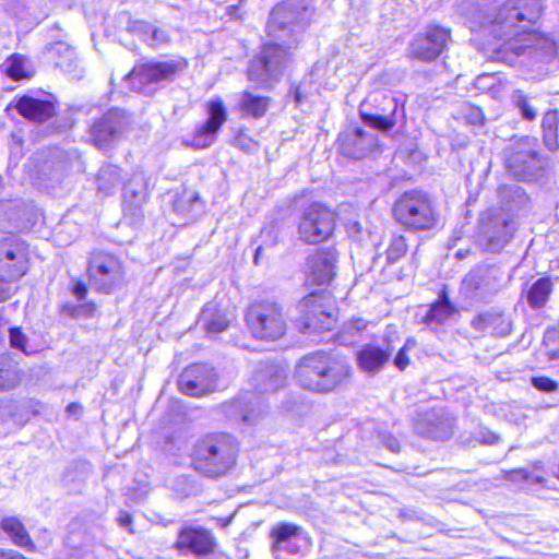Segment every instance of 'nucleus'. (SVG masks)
Wrapping results in <instances>:
<instances>
[{
	"label": "nucleus",
	"mask_w": 559,
	"mask_h": 559,
	"mask_svg": "<svg viewBox=\"0 0 559 559\" xmlns=\"http://www.w3.org/2000/svg\"><path fill=\"white\" fill-rule=\"evenodd\" d=\"M216 383L214 368L205 364H194L183 370L178 384L183 394L202 396L212 392Z\"/></svg>",
	"instance_id": "nucleus-17"
},
{
	"label": "nucleus",
	"mask_w": 559,
	"mask_h": 559,
	"mask_svg": "<svg viewBox=\"0 0 559 559\" xmlns=\"http://www.w3.org/2000/svg\"><path fill=\"white\" fill-rule=\"evenodd\" d=\"M50 51L56 58V67L61 69L71 80L83 78L84 69L71 46L63 41H58L51 45Z\"/></svg>",
	"instance_id": "nucleus-28"
},
{
	"label": "nucleus",
	"mask_w": 559,
	"mask_h": 559,
	"mask_svg": "<svg viewBox=\"0 0 559 559\" xmlns=\"http://www.w3.org/2000/svg\"><path fill=\"white\" fill-rule=\"evenodd\" d=\"M498 439H499V437H498V436H496V435H491L490 439H488L486 442H487V443H495V442H497V441H498Z\"/></svg>",
	"instance_id": "nucleus-61"
},
{
	"label": "nucleus",
	"mask_w": 559,
	"mask_h": 559,
	"mask_svg": "<svg viewBox=\"0 0 559 559\" xmlns=\"http://www.w3.org/2000/svg\"><path fill=\"white\" fill-rule=\"evenodd\" d=\"M340 150L344 156L361 159L368 156L378 145V138L359 128L347 129L338 136Z\"/></svg>",
	"instance_id": "nucleus-20"
},
{
	"label": "nucleus",
	"mask_w": 559,
	"mask_h": 559,
	"mask_svg": "<svg viewBox=\"0 0 559 559\" xmlns=\"http://www.w3.org/2000/svg\"><path fill=\"white\" fill-rule=\"evenodd\" d=\"M226 417L237 425H254L262 417V409L258 407L253 394H245L238 399L223 404Z\"/></svg>",
	"instance_id": "nucleus-23"
},
{
	"label": "nucleus",
	"mask_w": 559,
	"mask_h": 559,
	"mask_svg": "<svg viewBox=\"0 0 559 559\" xmlns=\"http://www.w3.org/2000/svg\"><path fill=\"white\" fill-rule=\"evenodd\" d=\"M15 108L23 117L39 122L46 121L55 115V105L51 102L28 95L20 97L16 100Z\"/></svg>",
	"instance_id": "nucleus-29"
},
{
	"label": "nucleus",
	"mask_w": 559,
	"mask_h": 559,
	"mask_svg": "<svg viewBox=\"0 0 559 559\" xmlns=\"http://www.w3.org/2000/svg\"><path fill=\"white\" fill-rule=\"evenodd\" d=\"M407 251L406 239L402 235L392 236L389 247L385 250V264L397 262Z\"/></svg>",
	"instance_id": "nucleus-43"
},
{
	"label": "nucleus",
	"mask_w": 559,
	"mask_h": 559,
	"mask_svg": "<svg viewBox=\"0 0 559 559\" xmlns=\"http://www.w3.org/2000/svg\"><path fill=\"white\" fill-rule=\"evenodd\" d=\"M302 528L293 523H278L271 531V537L274 538L272 549L277 551L281 548V545L285 542L290 540L294 537H297L301 534Z\"/></svg>",
	"instance_id": "nucleus-41"
},
{
	"label": "nucleus",
	"mask_w": 559,
	"mask_h": 559,
	"mask_svg": "<svg viewBox=\"0 0 559 559\" xmlns=\"http://www.w3.org/2000/svg\"><path fill=\"white\" fill-rule=\"evenodd\" d=\"M10 344L12 347L22 350L25 354H28L26 349L27 337L20 330V328H11L9 331Z\"/></svg>",
	"instance_id": "nucleus-50"
},
{
	"label": "nucleus",
	"mask_w": 559,
	"mask_h": 559,
	"mask_svg": "<svg viewBox=\"0 0 559 559\" xmlns=\"http://www.w3.org/2000/svg\"><path fill=\"white\" fill-rule=\"evenodd\" d=\"M144 41L153 48H159L169 44L170 36L166 29L152 26V29L148 36L144 38Z\"/></svg>",
	"instance_id": "nucleus-45"
},
{
	"label": "nucleus",
	"mask_w": 559,
	"mask_h": 559,
	"mask_svg": "<svg viewBox=\"0 0 559 559\" xmlns=\"http://www.w3.org/2000/svg\"><path fill=\"white\" fill-rule=\"evenodd\" d=\"M373 110H367V103L360 106L362 121L383 132L390 131L396 124L399 103L395 97L383 93H374L369 97Z\"/></svg>",
	"instance_id": "nucleus-14"
},
{
	"label": "nucleus",
	"mask_w": 559,
	"mask_h": 559,
	"mask_svg": "<svg viewBox=\"0 0 559 559\" xmlns=\"http://www.w3.org/2000/svg\"><path fill=\"white\" fill-rule=\"evenodd\" d=\"M209 119L195 132L192 145L198 148L211 146L221 127L227 119V111L222 99H213L209 103Z\"/></svg>",
	"instance_id": "nucleus-21"
},
{
	"label": "nucleus",
	"mask_w": 559,
	"mask_h": 559,
	"mask_svg": "<svg viewBox=\"0 0 559 559\" xmlns=\"http://www.w3.org/2000/svg\"><path fill=\"white\" fill-rule=\"evenodd\" d=\"M131 516L128 514V513H122L120 514L119 516V522H120V525L127 530H129V532H133L132 528L130 527L131 525Z\"/></svg>",
	"instance_id": "nucleus-57"
},
{
	"label": "nucleus",
	"mask_w": 559,
	"mask_h": 559,
	"mask_svg": "<svg viewBox=\"0 0 559 559\" xmlns=\"http://www.w3.org/2000/svg\"><path fill=\"white\" fill-rule=\"evenodd\" d=\"M29 245L15 234L0 238V302L17 290L19 281L28 272Z\"/></svg>",
	"instance_id": "nucleus-5"
},
{
	"label": "nucleus",
	"mask_w": 559,
	"mask_h": 559,
	"mask_svg": "<svg viewBox=\"0 0 559 559\" xmlns=\"http://www.w3.org/2000/svg\"><path fill=\"white\" fill-rule=\"evenodd\" d=\"M409 343H411V341H407L405 343V345L397 352V354H396V356L394 358V365L400 370H404L408 366V364H409V358L407 356V350H408V344Z\"/></svg>",
	"instance_id": "nucleus-52"
},
{
	"label": "nucleus",
	"mask_w": 559,
	"mask_h": 559,
	"mask_svg": "<svg viewBox=\"0 0 559 559\" xmlns=\"http://www.w3.org/2000/svg\"><path fill=\"white\" fill-rule=\"evenodd\" d=\"M146 179L142 173H135L123 186V214L131 224L139 223L143 217V204L146 201Z\"/></svg>",
	"instance_id": "nucleus-19"
},
{
	"label": "nucleus",
	"mask_w": 559,
	"mask_h": 559,
	"mask_svg": "<svg viewBox=\"0 0 559 559\" xmlns=\"http://www.w3.org/2000/svg\"><path fill=\"white\" fill-rule=\"evenodd\" d=\"M544 140H545L546 145L550 150L557 148L556 134L554 136H548V140H546V138L544 136Z\"/></svg>",
	"instance_id": "nucleus-58"
},
{
	"label": "nucleus",
	"mask_w": 559,
	"mask_h": 559,
	"mask_svg": "<svg viewBox=\"0 0 559 559\" xmlns=\"http://www.w3.org/2000/svg\"><path fill=\"white\" fill-rule=\"evenodd\" d=\"M0 559H25L23 555L15 550H1L0 549Z\"/></svg>",
	"instance_id": "nucleus-56"
},
{
	"label": "nucleus",
	"mask_w": 559,
	"mask_h": 559,
	"mask_svg": "<svg viewBox=\"0 0 559 559\" xmlns=\"http://www.w3.org/2000/svg\"><path fill=\"white\" fill-rule=\"evenodd\" d=\"M449 37V29L439 25H430L424 34H418L413 38L408 56L424 62L433 61L444 50Z\"/></svg>",
	"instance_id": "nucleus-15"
},
{
	"label": "nucleus",
	"mask_w": 559,
	"mask_h": 559,
	"mask_svg": "<svg viewBox=\"0 0 559 559\" xmlns=\"http://www.w3.org/2000/svg\"><path fill=\"white\" fill-rule=\"evenodd\" d=\"M67 411L70 414H75L79 411H81V406L79 404H76V403H71V404L68 405Z\"/></svg>",
	"instance_id": "nucleus-59"
},
{
	"label": "nucleus",
	"mask_w": 559,
	"mask_h": 559,
	"mask_svg": "<svg viewBox=\"0 0 559 559\" xmlns=\"http://www.w3.org/2000/svg\"><path fill=\"white\" fill-rule=\"evenodd\" d=\"M295 99L298 103L301 100V94L298 88L295 91Z\"/></svg>",
	"instance_id": "nucleus-62"
},
{
	"label": "nucleus",
	"mask_w": 559,
	"mask_h": 559,
	"mask_svg": "<svg viewBox=\"0 0 559 559\" xmlns=\"http://www.w3.org/2000/svg\"><path fill=\"white\" fill-rule=\"evenodd\" d=\"M392 355V348L367 345L357 354L358 366L366 372L374 374L381 370Z\"/></svg>",
	"instance_id": "nucleus-30"
},
{
	"label": "nucleus",
	"mask_w": 559,
	"mask_h": 559,
	"mask_svg": "<svg viewBox=\"0 0 559 559\" xmlns=\"http://www.w3.org/2000/svg\"><path fill=\"white\" fill-rule=\"evenodd\" d=\"M287 380L286 369L280 365L263 364L254 372L253 381L259 394L274 393L284 388Z\"/></svg>",
	"instance_id": "nucleus-25"
},
{
	"label": "nucleus",
	"mask_w": 559,
	"mask_h": 559,
	"mask_svg": "<svg viewBox=\"0 0 559 559\" xmlns=\"http://www.w3.org/2000/svg\"><path fill=\"white\" fill-rule=\"evenodd\" d=\"M3 66L5 73L14 80L28 79L32 76V72L27 68V60L22 56H12Z\"/></svg>",
	"instance_id": "nucleus-42"
},
{
	"label": "nucleus",
	"mask_w": 559,
	"mask_h": 559,
	"mask_svg": "<svg viewBox=\"0 0 559 559\" xmlns=\"http://www.w3.org/2000/svg\"><path fill=\"white\" fill-rule=\"evenodd\" d=\"M23 210L17 202H0V230L20 229L23 227Z\"/></svg>",
	"instance_id": "nucleus-34"
},
{
	"label": "nucleus",
	"mask_w": 559,
	"mask_h": 559,
	"mask_svg": "<svg viewBox=\"0 0 559 559\" xmlns=\"http://www.w3.org/2000/svg\"><path fill=\"white\" fill-rule=\"evenodd\" d=\"M503 272L496 265H478L463 278L461 294L473 302L489 301L502 288Z\"/></svg>",
	"instance_id": "nucleus-10"
},
{
	"label": "nucleus",
	"mask_w": 559,
	"mask_h": 559,
	"mask_svg": "<svg viewBox=\"0 0 559 559\" xmlns=\"http://www.w3.org/2000/svg\"><path fill=\"white\" fill-rule=\"evenodd\" d=\"M236 10H237V7H235V5H230V7L228 8V12H229V14H234V12H235Z\"/></svg>",
	"instance_id": "nucleus-63"
},
{
	"label": "nucleus",
	"mask_w": 559,
	"mask_h": 559,
	"mask_svg": "<svg viewBox=\"0 0 559 559\" xmlns=\"http://www.w3.org/2000/svg\"><path fill=\"white\" fill-rule=\"evenodd\" d=\"M129 29L144 40V38L150 34L152 25L144 21H133L129 24Z\"/></svg>",
	"instance_id": "nucleus-51"
},
{
	"label": "nucleus",
	"mask_w": 559,
	"mask_h": 559,
	"mask_svg": "<svg viewBox=\"0 0 559 559\" xmlns=\"http://www.w3.org/2000/svg\"><path fill=\"white\" fill-rule=\"evenodd\" d=\"M393 213L395 219L409 230H428L438 222L431 199L417 190L402 194L394 204Z\"/></svg>",
	"instance_id": "nucleus-6"
},
{
	"label": "nucleus",
	"mask_w": 559,
	"mask_h": 559,
	"mask_svg": "<svg viewBox=\"0 0 559 559\" xmlns=\"http://www.w3.org/2000/svg\"><path fill=\"white\" fill-rule=\"evenodd\" d=\"M336 261L337 252L334 248H321L308 258L309 278L318 285L330 283L335 275Z\"/></svg>",
	"instance_id": "nucleus-22"
},
{
	"label": "nucleus",
	"mask_w": 559,
	"mask_h": 559,
	"mask_svg": "<svg viewBox=\"0 0 559 559\" xmlns=\"http://www.w3.org/2000/svg\"><path fill=\"white\" fill-rule=\"evenodd\" d=\"M247 324L253 336L262 340H278L285 334L286 318L276 302L253 304L247 311Z\"/></svg>",
	"instance_id": "nucleus-9"
},
{
	"label": "nucleus",
	"mask_w": 559,
	"mask_h": 559,
	"mask_svg": "<svg viewBox=\"0 0 559 559\" xmlns=\"http://www.w3.org/2000/svg\"><path fill=\"white\" fill-rule=\"evenodd\" d=\"M543 343L550 360L559 358V324L545 331Z\"/></svg>",
	"instance_id": "nucleus-44"
},
{
	"label": "nucleus",
	"mask_w": 559,
	"mask_h": 559,
	"mask_svg": "<svg viewBox=\"0 0 559 559\" xmlns=\"http://www.w3.org/2000/svg\"><path fill=\"white\" fill-rule=\"evenodd\" d=\"M21 371L16 361L0 357V390H10L21 382Z\"/></svg>",
	"instance_id": "nucleus-37"
},
{
	"label": "nucleus",
	"mask_w": 559,
	"mask_h": 559,
	"mask_svg": "<svg viewBox=\"0 0 559 559\" xmlns=\"http://www.w3.org/2000/svg\"><path fill=\"white\" fill-rule=\"evenodd\" d=\"M201 320L207 332L218 333L227 329L229 321L213 304H207L201 313Z\"/></svg>",
	"instance_id": "nucleus-40"
},
{
	"label": "nucleus",
	"mask_w": 559,
	"mask_h": 559,
	"mask_svg": "<svg viewBox=\"0 0 559 559\" xmlns=\"http://www.w3.org/2000/svg\"><path fill=\"white\" fill-rule=\"evenodd\" d=\"M516 55H528L538 59H551L558 51V44L549 36L533 32L527 35L522 45H512Z\"/></svg>",
	"instance_id": "nucleus-24"
},
{
	"label": "nucleus",
	"mask_w": 559,
	"mask_h": 559,
	"mask_svg": "<svg viewBox=\"0 0 559 559\" xmlns=\"http://www.w3.org/2000/svg\"><path fill=\"white\" fill-rule=\"evenodd\" d=\"M234 143L238 148L246 153H251L258 150V142L251 139L243 130H239Z\"/></svg>",
	"instance_id": "nucleus-49"
},
{
	"label": "nucleus",
	"mask_w": 559,
	"mask_h": 559,
	"mask_svg": "<svg viewBox=\"0 0 559 559\" xmlns=\"http://www.w3.org/2000/svg\"><path fill=\"white\" fill-rule=\"evenodd\" d=\"M383 443L390 451H392L394 453L400 452V442L395 437L385 436L383 438Z\"/></svg>",
	"instance_id": "nucleus-54"
},
{
	"label": "nucleus",
	"mask_w": 559,
	"mask_h": 559,
	"mask_svg": "<svg viewBox=\"0 0 559 559\" xmlns=\"http://www.w3.org/2000/svg\"><path fill=\"white\" fill-rule=\"evenodd\" d=\"M186 67L182 59L150 60L135 66L126 79L133 91L152 95L159 84L174 81Z\"/></svg>",
	"instance_id": "nucleus-7"
},
{
	"label": "nucleus",
	"mask_w": 559,
	"mask_h": 559,
	"mask_svg": "<svg viewBox=\"0 0 559 559\" xmlns=\"http://www.w3.org/2000/svg\"><path fill=\"white\" fill-rule=\"evenodd\" d=\"M453 419L443 413H426L417 424L418 433L435 440H448L452 436Z\"/></svg>",
	"instance_id": "nucleus-27"
},
{
	"label": "nucleus",
	"mask_w": 559,
	"mask_h": 559,
	"mask_svg": "<svg viewBox=\"0 0 559 559\" xmlns=\"http://www.w3.org/2000/svg\"><path fill=\"white\" fill-rule=\"evenodd\" d=\"M540 0H506L495 14L481 13L479 24L497 38H511L526 32L539 19Z\"/></svg>",
	"instance_id": "nucleus-3"
},
{
	"label": "nucleus",
	"mask_w": 559,
	"mask_h": 559,
	"mask_svg": "<svg viewBox=\"0 0 559 559\" xmlns=\"http://www.w3.org/2000/svg\"><path fill=\"white\" fill-rule=\"evenodd\" d=\"M334 226V213L320 203H313L304 211L298 226V234L305 242L318 243L328 239L333 234Z\"/></svg>",
	"instance_id": "nucleus-13"
},
{
	"label": "nucleus",
	"mask_w": 559,
	"mask_h": 559,
	"mask_svg": "<svg viewBox=\"0 0 559 559\" xmlns=\"http://www.w3.org/2000/svg\"><path fill=\"white\" fill-rule=\"evenodd\" d=\"M504 479L509 481L540 483L542 477L531 474L524 468L512 469L504 473Z\"/></svg>",
	"instance_id": "nucleus-46"
},
{
	"label": "nucleus",
	"mask_w": 559,
	"mask_h": 559,
	"mask_svg": "<svg viewBox=\"0 0 559 559\" xmlns=\"http://www.w3.org/2000/svg\"><path fill=\"white\" fill-rule=\"evenodd\" d=\"M1 528L7 533L14 544L21 547L32 545V540L23 523L15 516H7L1 520Z\"/></svg>",
	"instance_id": "nucleus-39"
},
{
	"label": "nucleus",
	"mask_w": 559,
	"mask_h": 559,
	"mask_svg": "<svg viewBox=\"0 0 559 559\" xmlns=\"http://www.w3.org/2000/svg\"><path fill=\"white\" fill-rule=\"evenodd\" d=\"M531 383L538 391L546 393H552L559 389V384L557 381L545 376L533 377L531 379Z\"/></svg>",
	"instance_id": "nucleus-47"
},
{
	"label": "nucleus",
	"mask_w": 559,
	"mask_h": 559,
	"mask_svg": "<svg viewBox=\"0 0 559 559\" xmlns=\"http://www.w3.org/2000/svg\"><path fill=\"white\" fill-rule=\"evenodd\" d=\"M297 326L302 333L330 331L335 323L334 305L325 293H311L297 305Z\"/></svg>",
	"instance_id": "nucleus-8"
},
{
	"label": "nucleus",
	"mask_w": 559,
	"mask_h": 559,
	"mask_svg": "<svg viewBox=\"0 0 559 559\" xmlns=\"http://www.w3.org/2000/svg\"><path fill=\"white\" fill-rule=\"evenodd\" d=\"M88 278L93 288L110 294L124 282V267L120 259L105 251H94L88 261Z\"/></svg>",
	"instance_id": "nucleus-11"
},
{
	"label": "nucleus",
	"mask_w": 559,
	"mask_h": 559,
	"mask_svg": "<svg viewBox=\"0 0 559 559\" xmlns=\"http://www.w3.org/2000/svg\"><path fill=\"white\" fill-rule=\"evenodd\" d=\"M509 173L519 180H534L543 169V160L535 150V140L524 138L504 152Z\"/></svg>",
	"instance_id": "nucleus-12"
},
{
	"label": "nucleus",
	"mask_w": 559,
	"mask_h": 559,
	"mask_svg": "<svg viewBox=\"0 0 559 559\" xmlns=\"http://www.w3.org/2000/svg\"><path fill=\"white\" fill-rule=\"evenodd\" d=\"M510 100L522 119L533 121L537 118L538 107L535 105V97L527 95L522 90H514L510 96Z\"/></svg>",
	"instance_id": "nucleus-36"
},
{
	"label": "nucleus",
	"mask_w": 559,
	"mask_h": 559,
	"mask_svg": "<svg viewBox=\"0 0 559 559\" xmlns=\"http://www.w3.org/2000/svg\"><path fill=\"white\" fill-rule=\"evenodd\" d=\"M238 443L227 433H209L199 439L192 451V466L200 474L217 478L236 463Z\"/></svg>",
	"instance_id": "nucleus-4"
},
{
	"label": "nucleus",
	"mask_w": 559,
	"mask_h": 559,
	"mask_svg": "<svg viewBox=\"0 0 559 559\" xmlns=\"http://www.w3.org/2000/svg\"><path fill=\"white\" fill-rule=\"evenodd\" d=\"M514 230V221L506 213L481 217L480 234L488 251H500L511 240Z\"/></svg>",
	"instance_id": "nucleus-16"
},
{
	"label": "nucleus",
	"mask_w": 559,
	"mask_h": 559,
	"mask_svg": "<svg viewBox=\"0 0 559 559\" xmlns=\"http://www.w3.org/2000/svg\"><path fill=\"white\" fill-rule=\"evenodd\" d=\"M456 312L455 306L450 301L447 290L442 289L439 298L430 306L421 321L428 325L442 324Z\"/></svg>",
	"instance_id": "nucleus-31"
},
{
	"label": "nucleus",
	"mask_w": 559,
	"mask_h": 559,
	"mask_svg": "<svg viewBox=\"0 0 559 559\" xmlns=\"http://www.w3.org/2000/svg\"><path fill=\"white\" fill-rule=\"evenodd\" d=\"M552 282L549 277L538 278L536 282L532 284L526 293V299L528 305L533 309L543 308L548 301L551 293H552Z\"/></svg>",
	"instance_id": "nucleus-35"
},
{
	"label": "nucleus",
	"mask_w": 559,
	"mask_h": 559,
	"mask_svg": "<svg viewBox=\"0 0 559 559\" xmlns=\"http://www.w3.org/2000/svg\"><path fill=\"white\" fill-rule=\"evenodd\" d=\"M352 367L345 357L314 352L300 358L295 367L298 384L310 392L326 394L346 384Z\"/></svg>",
	"instance_id": "nucleus-2"
},
{
	"label": "nucleus",
	"mask_w": 559,
	"mask_h": 559,
	"mask_svg": "<svg viewBox=\"0 0 559 559\" xmlns=\"http://www.w3.org/2000/svg\"><path fill=\"white\" fill-rule=\"evenodd\" d=\"M128 123L129 118L126 111L117 108L107 111L91 127L92 142L98 147L108 146L120 138Z\"/></svg>",
	"instance_id": "nucleus-18"
},
{
	"label": "nucleus",
	"mask_w": 559,
	"mask_h": 559,
	"mask_svg": "<svg viewBox=\"0 0 559 559\" xmlns=\"http://www.w3.org/2000/svg\"><path fill=\"white\" fill-rule=\"evenodd\" d=\"M215 546L214 538L203 528L187 527L180 531L176 547L178 549H189L198 556H205L213 551Z\"/></svg>",
	"instance_id": "nucleus-26"
},
{
	"label": "nucleus",
	"mask_w": 559,
	"mask_h": 559,
	"mask_svg": "<svg viewBox=\"0 0 559 559\" xmlns=\"http://www.w3.org/2000/svg\"><path fill=\"white\" fill-rule=\"evenodd\" d=\"M306 8L300 0H289L276 5L267 22L269 35L275 41L265 43L260 56L250 62L248 79L258 85H265L282 73L290 57L294 40H282L276 33L304 19Z\"/></svg>",
	"instance_id": "nucleus-1"
},
{
	"label": "nucleus",
	"mask_w": 559,
	"mask_h": 559,
	"mask_svg": "<svg viewBox=\"0 0 559 559\" xmlns=\"http://www.w3.org/2000/svg\"><path fill=\"white\" fill-rule=\"evenodd\" d=\"M73 293L79 300H83L87 294V288L84 283H76L73 288Z\"/></svg>",
	"instance_id": "nucleus-55"
},
{
	"label": "nucleus",
	"mask_w": 559,
	"mask_h": 559,
	"mask_svg": "<svg viewBox=\"0 0 559 559\" xmlns=\"http://www.w3.org/2000/svg\"><path fill=\"white\" fill-rule=\"evenodd\" d=\"M501 322L504 326L501 330L495 328V334L499 336H506L511 332V321L506 318L502 313L497 311H485L479 313L472 320V326L478 331H485L488 328Z\"/></svg>",
	"instance_id": "nucleus-33"
},
{
	"label": "nucleus",
	"mask_w": 559,
	"mask_h": 559,
	"mask_svg": "<svg viewBox=\"0 0 559 559\" xmlns=\"http://www.w3.org/2000/svg\"><path fill=\"white\" fill-rule=\"evenodd\" d=\"M121 181L120 168L115 165L103 166L97 176L98 190L105 195L112 194Z\"/></svg>",
	"instance_id": "nucleus-38"
},
{
	"label": "nucleus",
	"mask_w": 559,
	"mask_h": 559,
	"mask_svg": "<svg viewBox=\"0 0 559 559\" xmlns=\"http://www.w3.org/2000/svg\"><path fill=\"white\" fill-rule=\"evenodd\" d=\"M262 247H258L257 250H255V254H254V263L258 264V260L259 258H261V253H262Z\"/></svg>",
	"instance_id": "nucleus-60"
},
{
	"label": "nucleus",
	"mask_w": 559,
	"mask_h": 559,
	"mask_svg": "<svg viewBox=\"0 0 559 559\" xmlns=\"http://www.w3.org/2000/svg\"><path fill=\"white\" fill-rule=\"evenodd\" d=\"M559 122V117L557 111H548L544 115L542 120V127L545 133L546 140L548 136H554L557 130V126Z\"/></svg>",
	"instance_id": "nucleus-48"
},
{
	"label": "nucleus",
	"mask_w": 559,
	"mask_h": 559,
	"mask_svg": "<svg viewBox=\"0 0 559 559\" xmlns=\"http://www.w3.org/2000/svg\"><path fill=\"white\" fill-rule=\"evenodd\" d=\"M270 106V98L251 92H243L239 99V110L243 117L261 118Z\"/></svg>",
	"instance_id": "nucleus-32"
},
{
	"label": "nucleus",
	"mask_w": 559,
	"mask_h": 559,
	"mask_svg": "<svg viewBox=\"0 0 559 559\" xmlns=\"http://www.w3.org/2000/svg\"><path fill=\"white\" fill-rule=\"evenodd\" d=\"M366 326H367V322L361 318H357V319H354L345 324L344 332L348 333L350 335H355V334L364 331L366 329Z\"/></svg>",
	"instance_id": "nucleus-53"
},
{
	"label": "nucleus",
	"mask_w": 559,
	"mask_h": 559,
	"mask_svg": "<svg viewBox=\"0 0 559 559\" xmlns=\"http://www.w3.org/2000/svg\"><path fill=\"white\" fill-rule=\"evenodd\" d=\"M380 259H381V255H380V254H377V255L374 257V259H373V264H378V263H379V261H380Z\"/></svg>",
	"instance_id": "nucleus-64"
}]
</instances>
